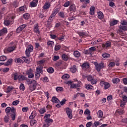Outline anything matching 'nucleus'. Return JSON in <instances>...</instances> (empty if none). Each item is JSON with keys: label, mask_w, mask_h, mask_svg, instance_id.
<instances>
[{"label": "nucleus", "mask_w": 127, "mask_h": 127, "mask_svg": "<svg viewBox=\"0 0 127 127\" xmlns=\"http://www.w3.org/2000/svg\"><path fill=\"white\" fill-rule=\"evenodd\" d=\"M26 82L27 84L30 85L29 90L31 91H34L36 89L37 86V82L35 80H32L30 79H26Z\"/></svg>", "instance_id": "obj_1"}, {"label": "nucleus", "mask_w": 127, "mask_h": 127, "mask_svg": "<svg viewBox=\"0 0 127 127\" xmlns=\"http://www.w3.org/2000/svg\"><path fill=\"white\" fill-rule=\"evenodd\" d=\"M122 25H120L119 26V31L120 32H123V31H126V30H127V27L125 25H127V20H123L121 21V22Z\"/></svg>", "instance_id": "obj_2"}, {"label": "nucleus", "mask_w": 127, "mask_h": 127, "mask_svg": "<svg viewBox=\"0 0 127 127\" xmlns=\"http://www.w3.org/2000/svg\"><path fill=\"white\" fill-rule=\"evenodd\" d=\"M14 16H11L10 17L7 18L4 21V24L6 26H8L9 24H12L14 22Z\"/></svg>", "instance_id": "obj_3"}, {"label": "nucleus", "mask_w": 127, "mask_h": 127, "mask_svg": "<svg viewBox=\"0 0 127 127\" xmlns=\"http://www.w3.org/2000/svg\"><path fill=\"white\" fill-rule=\"evenodd\" d=\"M94 65H95V69L98 72H99V71H101V69H103L105 67V66L104 65V64L103 62H101L99 64L97 62H94Z\"/></svg>", "instance_id": "obj_4"}, {"label": "nucleus", "mask_w": 127, "mask_h": 127, "mask_svg": "<svg viewBox=\"0 0 127 127\" xmlns=\"http://www.w3.org/2000/svg\"><path fill=\"white\" fill-rule=\"evenodd\" d=\"M85 77L87 78V80L89 82H90L91 85H96V84H97L98 80L95 79V77H94V76H92L91 75H88Z\"/></svg>", "instance_id": "obj_5"}, {"label": "nucleus", "mask_w": 127, "mask_h": 127, "mask_svg": "<svg viewBox=\"0 0 127 127\" xmlns=\"http://www.w3.org/2000/svg\"><path fill=\"white\" fill-rule=\"evenodd\" d=\"M33 51V46L32 45H29L25 51L26 56L29 57L30 56V53Z\"/></svg>", "instance_id": "obj_6"}, {"label": "nucleus", "mask_w": 127, "mask_h": 127, "mask_svg": "<svg viewBox=\"0 0 127 127\" xmlns=\"http://www.w3.org/2000/svg\"><path fill=\"white\" fill-rule=\"evenodd\" d=\"M77 34H78L79 36L81 37V38H86L88 36V34L87 32L85 31H80L76 32Z\"/></svg>", "instance_id": "obj_7"}, {"label": "nucleus", "mask_w": 127, "mask_h": 127, "mask_svg": "<svg viewBox=\"0 0 127 127\" xmlns=\"http://www.w3.org/2000/svg\"><path fill=\"white\" fill-rule=\"evenodd\" d=\"M100 85L101 87H104V90H107L111 86L110 83L106 81H100Z\"/></svg>", "instance_id": "obj_8"}, {"label": "nucleus", "mask_w": 127, "mask_h": 127, "mask_svg": "<svg viewBox=\"0 0 127 127\" xmlns=\"http://www.w3.org/2000/svg\"><path fill=\"white\" fill-rule=\"evenodd\" d=\"M27 9L26 5H24L18 8L16 11L18 13H23Z\"/></svg>", "instance_id": "obj_9"}, {"label": "nucleus", "mask_w": 127, "mask_h": 127, "mask_svg": "<svg viewBox=\"0 0 127 127\" xmlns=\"http://www.w3.org/2000/svg\"><path fill=\"white\" fill-rule=\"evenodd\" d=\"M65 111L68 119L72 120V118H73L72 115V110L70 109L69 108H66L65 109Z\"/></svg>", "instance_id": "obj_10"}, {"label": "nucleus", "mask_w": 127, "mask_h": 127, "mask_svg": "<svg viewBox=\"0 0 127 127\" xmlns=\"http://www.w3.org/2000/svg\"><path fill=\"white\" fill-rule=\"evenodd\" d=\"M38 16L39 18H41V19H45V18L47 17V12L43 11L40 12L38 14Z\"/></svg>", "instance_id": "obj_11"}, {"label": "nucleus", "mask_w": 127, "mask_h": 127, "mask_svg": "<svg viewBox=\"0 0 127 127\" xmlns=\"http://www.w3.org/2000/svg\"><path fill=\"white\" fill-rule=\"evenodd\" d=\"M33 72V70L31 69V68L29 69L26 72L27 75H28V78H30V79H31L34 77V74L32 73Z\"/></svg>", "instance_id": "obj_12"}, {"label": "nucleus", "mask_w": 127, "mask_h": 127, "mask_svg": "<svg viewBox=\"0 0 127 127\" xmlns=\"http://www.w3.org/2000/svg\"><path fill=\"white\" fill-rule=\"evenodd\" d=\"M50 6H51V2L47 1L44 3L43 8L44 10H47V9H49Z\"/></svg>", "instance_id": "obj_13"}, {"label": "nucleus", "mask_w": 127, "mask_h": 127, "mask_svg": "<svg viewBox=\"0 0 127 127\" xmlns=\"http://www.w3.org/2000/svg\"><path fill=\"white\" fill-rule=\"evenodd\" d=\"M34 32L37 34H40V31H39V25L37 23L34 25L33 29Z\"/></svg>", "instance_id": "obj_14"}, {"label": "nucleus", "mask_w": 127, "mask_h": 127, "mask_svg": "<svg viewBox=\"0 0 127 127\" xmlns=\"http://www.w3.org/2000/svg\"><path fill=\"white\" fill-rule=\"evenodd\" d=\"M26 26V24H22L20 25L16 29L17 33H19L21 32V31H22V30H23V29L25 28Z\"/></svg>", "instance_id": "obj_15"}, {"label": "nucleus", "mask_w": 127, "mask_h": 127, "mask_svg": "<svg viewBox=\"0 0 127 127\" xmlns=\"http://www.w3.org/2000/svg\"><path fill=\"white\" fill-rule=\"evenodd\" d=\"M81 67L83 70L86 71L87 69H89V68H90V64L87 62L84 63L82 64Z\"/></svg>", "instance_id": "obj_16"}, {"label": "nucleus", "mask_w": 127, "mask_h": 127, "mask_svg": "<svg viewBox=\"0 0 127 127\" xmlns=\"http://www.w3.org/2000/svg\"><path fill=\"white\" fill-rule=\"evenodd\" d=\"M111 45H112V43L110 41H107L106 43H104L102 44V47L103 48H105V49H107V48H109V47H111Z\"/></svg>", "instance_id": "obj_17"}, {"label": "nucleus", "mask_w": 127, "mask_h": 127, "mask_svg": "<svg viewBox=\"0 0 127 127\" xmlns=\"http://www.w3.org/2000/svg\"><path fill=\"white\" fill-rule=\"evenodd\" d=\"M38 3V0H32V1L30 3V5L31 7H36V6H37Z\"/></svg>", "instance_id": "obj_18"}, {"label": "nucleus", "mask_w": 127, "mask_h": 127, "mask_svg": "<svg viewBox=\"0 0 127 127\" xmlns=\"http://www.w3.org/2000/svg\"><path fill=\"white\" fill-rule=\"evenodd\" d=\"M68 9L71 12H75V11H76V5H75V4H71Z\"/></svg>", "instance_id": "obj_19"}, {"label": "nucleus", "mask_w": 127, "mask_h": 127, "mask_svg": "<svg viewBox=\"0 0 127 127\" xmlns=\"http://www.w3.org/2000/svg\"><path fill=\"white\" fill-rule=\"evenodd\" d=\"M51 101L53 104H59L60 102V100H59V99L56 96L53 97Z\"/></svg>", "instance_id": "obj_20"}, {"label": "nucleus", "mask_w": 127, "mask_h": 127, "mask_svg": "<svg viewBox=\"0 0 127 127\" xmlns=\"http://www.w3.org/2000/svg\"><path fill=\"white\" fill-rule=\"evenodd\" d=\"M12 78L13 79L14 81H16V80H18V77L19 74L17 72H13L12 74Z\"/></svg>", "instance_id": "obj_21"}, {"label": "nucleus", "mask_w": 127, "mask_h": 127, "mask_svg": "<svg viewBox=\"0 0 127 127\" xmlns=\"http://www.w3.org/2000/svg\"><path fill=\"white\" fill-rule=\"evenodd\" d=\"M37 116V113H36V111H33L31 113L30 116L29 117V120H33L35 117Z\"/></svg>", "instance_id": "obj_22"}, {"label": "nucleus", "mask_w": 127, "mask_h": 127, "mask_svg": "<svg viewBox=\"0 0 127 127\" xmlns=\"http://www.w3.org/2000/svg\"><path fill=\"white\" fill-rule=\"evenodd\" d=\"M15 48H16V46L15 45H13L12 46H10L7 49V52H12V51L15 50Z\"/></svg>", "instance_id": "obj_23"}, {"label": "nucleus", "mask_w": 127, "mask_h": 127, "mask_svg": "<svg viewBox=\"0 0 127 127\" xmlns=\"http://www.w3.org/2000/svg\"><path fill=\"white\" fill-rule=\"evenodd\" d=\"M73 56L75 58H79V57L81 56V53H80L78 51H74L73 52Z\"/></svg>", "instance_id": "obj_24"}, {"label": "nucleus", "mask_w": 127, "mask_h": 127, "mask_svg": "<svg viewBox=\"0 0 127 127\" xmlns=\"http://www.w3.org/2000/svg\"><path fill=\"white\" fill-rule=\"evenodd\" d=\"M62 58L64 61H68V60H69V57L65 54H62Z\"/></svg>", "instance_id": "obj_25"}, {"label": "nucleus", "mask_w": 127, "mask_h": 127, "mask_svg": "<svg viewBox=\"0 0 127 127\" xmlns=\"http://www.w3.org/2000/svg\"><path fill=\"white\" fill-rule=\"evenodd\" d=\"M26 77L24 76L23 74H19L18 78V81H24L26 80Z\"/></svg>", "instance_id": "obj_26"}, {"label": "nucleus", "mask_w": 127, "mask_h": 127, "mask_svg": "<svg viewBox=\"0 0 127 127\" xmlns=\"http://www.w3.org/2000/svg\"><path fill=\"white\" fill-rule=\"evenodd\" d=\"M5 33H7V29L4 28L0 30V36L3 35Z\"/></svg>", "instance_id": "obj_27"}, {"label": "nucleus", "mask_w": 127, "mask_h": 127, "mask_svg": "<svg viewBox=\"0 0 127 127\" xmlns=\"http://www.w3.org/2000/svg\"><path fill=\"white\" fill-rule=\"evenodd\" d=\"M119 21L118 20H113L110 22V26H114V25H117L118 24Z\"/></svg>", "instance_id": "obj_28"}, {"label": "nucleus", "mask_w": 127, "mask_h": 127, "mask_svg": "<svg viewBox=\"0 0 127 127\" xmlns=\"http://www.w3.org/2000/svg\"><path fill=\"white\" fill-rule=\"evenodd\" d=\"M97 15L99 19H103V18H104V14L103 13V12L101 11L97 12Z\"/></svg>", "instance_id": "obj_29"}, {"label": "nucleus", "mask_w": 127, "mask_h": 127, "mask_svg": "<svg viewBox=\"0 0 127 127\" xmlns=\"http://www.w3.org/2000/svg\"><path fill=\"white\" fill-rule=\"evenodd\" d=\"M85 88L87 89V90H88V91H91V90L94 89V86L91 85V84H85Z\"/></svg>", "instance_id": "obj_30"}, {"label": "nucleus", "mask_w": 127, "mask_h": 127, "mask_svg": "<svg viewBox=\"0 0 127 127\" xmlns=\"http://www.w3.org/2000/svg\"><path fill=\"white\" fill-rule=\"evenodd\" d=\"M15 63H17V64H23V63H24V62L22 60H21L19 58L15 59Z\"/></svg>", "instance_id": "obj_31"}, {"label": "nucleus", "mask_w": 127, "mask_h": 127, "mask_svg": "<svg viewBox=\"0 0 127 127\" xmlns=\"http://www.w3.org/2000/svg\"><path fill=\"white\" fill-rule=\"evenodd\" d=\"M23 17L26 20H28V19H29V18H30V14L28 13H25L23 15Z\"/></svg>", "instance_id": "obj_32"}, {"label": "nucleus", "mask_w": 127, "mask_h": 127, "mask_svg": "<svg viewBox=\"0 0 127 127\" xmlns=\"http://www.w3.org/2000/svg\"><path fill=\"white\" fill-rule=\"evenodd\" d=\"M89 13L90 15H94L95 14V7H91L90 8Z\"/></svg>", "instance_id": "obj_33"}, {"label": "nucleus", "mask_w": 127, "mask_h": 127, "mask_svg": "<svg viewBox=\"0 0 127 127\" xmlns=\"http://www.w3.org/2000/svg\"><path fill=\"white\" fill-rule=\"evenodd\" d=\"M70 71L72 73H76V71H77V66H76L75 65H73L70 68Z\"/></svg>", "instance_id": "obj_34"}, {"label": "nucleus", "mask_w": 127, "mask_h": 127, "mask_svg": "<svg viewBox=\"0 0 127 127\" xmlns=\"http://www.w3.org/2000/svg\"><path fill=\"white\" fill-rule=\"evenodd\" d=\"M36 123H37V121L35 120H32L30 122V125L32 127H34V126H36Z\"/></svg>", "instance_id": "obj_35"}, {"label": "nucleus", "mask_w": 127, "mask_h": 127, "mask_svg": "<svg viewBox=\"0 0 127 127\" xmlns=\"http://www.w3.org/2000/svg\"><path fill=\"white\" fill-rule=\"evenodd\" d=\"M43 67L38 66L36 67V71L38 73H40L41 74H42V73H43Z\"/></svg>", "instance_id": "obj_36"}, {"label": "nucleus", "mask_w": 127, "mask_h": 127, "mask_svg": "<svg viewBox=\"0 0 127 127\" xmlns=\"http://www.w3.org/2000/svg\"><path fill=\"white\" fill-rule=\"evenodd\" d=\"M11 63H12V59H9L8 61L4 64V66H8V65H10Z\"/></svg>", "instance_id": "obj_37"}, {"label": "nucleus", "mask_w": 127, "mask_h": 127, "mask_svg": "<svg viewBox=\"0 0 127 127\" xmlns=\"http://www.w3.org/2000/svg\"><path fill=\"white\" fill-rule=\"evenodd\" d=\"M4 122L6 123V124H7V123L9 122V116H8V114H7V115L5 116L4 117Z\"/></svg>", "instance_id": "obj_38"}, {"label": "nucleus", "mask_w": 127, "mask_h": 127, "mask_svg": "<svg viewBox=\"0 0 127 127\" xmlns=\"http://www.w3.org/2000/svg\"><path fill=\"white\" fill-rule=\"evenodd\" d=\"M56 90L58 93H60V92H63L64 91V88L61 87H57Z\"/></svg>", "instance_id": "obj_39"}, {"label": "nucleus", "mask_w": 127, "mask_h": 127, "mask_svg": "<svg viewBox=\"0 0 127 127\" xmlns=\"http://www.w3.org/2000/svg\"><path fill=\"white\" fill-rule=\"evenodd\" d=\"M47 72L50 74H52V73H54V68L52 67H50L47 69Z\"/></svg>", "instance_id": "obj_40"}, {"label": "nucleus", "mask_w": 127, "mask_h": 127, "mask_svg": "<svg viewBox=\"0 0 127 127\" xmlns=\"http://www.w3.org/2000/svg\"><path fill=\"white\" fill-rule=\"evenodd\" d=\"M113 83L114 84H118V83H120V78H114L112 80Z\"/></svg>", "instance_id": "obj_41"}, {"label": "nucleus", "mask_w": 127, "mask_h": 127, "mask_svg": "<svg viewBox=\"0 0 127 127\" xmlns=\"http://www.w3.org/2000/svg\"><path fill=\"white\" fill-rule=\"evenodd\" d=\"M39 112L40 113V114H43L45 113L46 112V110H45V107H43L41 108L39 110Z\"/></svg>", "instance_id": "obj_42"}, {"label": "nucleus", "mask_w": 127, "mask_h": 127, "mask_svg": "<svg viewBox=\"0 0 127 127\" xmlns=\"http://www.w3.org/2000/svg\"><path fill=\"white\" fill-rule=\"evenodd\" d=\"M52 21H53V19L50 18L49 17L47 21V25H51V24L52 23Z\"/></svg>", "instance_id": "obj_43"}, {"label": "nucleus", "mask_w": 127, "mask_h": 127, "mask_svg": "<svg viewBox=\"0 0 127 127\" xmlns=\"http://www.w3.org/2000/svg\"><path fill=\"white\" fill-rule=\"evenodd\" d=\"M102 57L103 58H105V59H108V58H110V57H111V55L109 54L105 53L102 55Z\"/></svg>", "instance_id": "obj_44"}, {"label": "nucleus", "mask_w": 127, "mask_h": 127, "mask_svg": "<svg viewBox=\"0 0 127 127\" xmlns=\"http://www.w3.org/2000/svg\"><path fill=\"white\" fill-rule=\"evenodd\" d=\"M47 45L48 46H50V47H53V46H54V42L52 41H50L47 42Z\"/></svg>", "instance_id": "obj_45"}, {"label": "nucleus", "mask_w": 127, "mask_h": 127, "mask_svg": "<svg viewBox=\"0 0 127 127\" xmlns=\"http://www.w3.org/2000/svg\"><path fill=\"white\" fill-rule=\"evenodd\" d=\"M70 77V75H69V74H65L64 75H63L62 76V78L63 79V80H66V79H68V78Z\"/></svg>", "instance_id": "obj_46"}, {"label": "nucleus", "mask_w": 127, "mask_h": 127, "mask_svg": "<svg viewBox=\"0 0 127 127\" xmlns=\"http://www.w3.org/2000/svg\"><path fill=\"white\" fill-rule=\"evenodd\" d=\"M16 116V113H11L10 114L11 119H12V121H14L15 120Z\"/></svg>", "instance_id": "obj_47"}, {"label": "nucleus", "mask_w": 127, "mask_h": 127, "mask_svg": "<svg viewBox=\"0 0 127 127\" xmlns=\"http://www.w3.org/2000/svg\"><path fill=\"white\" fill-rule=\"evenodd\" d=\"M59 16H60L61 18H64V17H65V14H64L63 12H60L59 13Z\"/></svg>", "instance_id": "obj_48"}, {"label": "nucleus", "mask_w": 127, "mask_h": 127, "mask_svg": "<svg viewBox=\"0 0 127 127\" xmlns=\"http://www.w3.org/2000/svg\"><path fill=\"white\" fill-rule=\"evenodd\" d=\"M11 110V108L9 107H7L5 110V112L6 114H7H7H9V113H10Z\"/></svg>", "instance_id": "obj_49"}, {"label": "nucleus", "mask_w": 127, "mask_h": 127, "mask_svg": "<svg viewBox=\"0 0 127 127\" xmlns=\"http://www.w3.org/2000/svg\"><path fill=\"white\" fill-rule=\"evenodd\" d=\"M116 65V63L114 62H111L110 63V64H108L109 67H115Z\"/></svg>", "instance_id": "obj_50"}, {"label": "nucleus", "mask_w": 127, "mask_h": 127, "mask_svg": "<svg viewBox=\"0 0 127 127\" xmlns=\"http://www.w3.org/2000/svg\"><path fill=\"white\" fill-rule=\"evenodd\" d=\"M61 48V46L60 45H56L55 47V51H58V50H60Z\"/></svg>", "instance_id": "obj_51"}, {"label": "nucleus", "mask_w": 127, "mask_h": 127, "mask_svg": "<svg viewBox=\"0 0 127 127\" xmlns=\"http://www.w3.org/2000/svg\"><path fill=\"white\" fill-rule=\"evenodd\" d=\"M91 54H92V52H91L90 49L87 50L86 51L84 52L85 55H90Z\"/></svg>", "instance_id": "obj_52"}, {"label": "nucleus", "mask_w": 127, "mask_h": 127, "mask_svg": "<svg viewBox=\"0 0 127 127\" xmlns=\"http://www.w3.org/2000/svg\"><path fill=\"white\" fill-rule=\"evenodd\" d=\"M45 122H46V123H48V124H52V123H53V120L51 119H47L45 120Z\"/></svg>", "instance_id": "obj_53"}, {"label": "nucleus", "mask_w": 127, "mask_h": 127, "mask_svg": "<svg viewBox=\"0 0 127 127\" xmlns=\"http://www.w3.org/2000/svg\"><path fill=\"white\" fill-rule=\"evenodd\" d=\"M6 60V57H5V56H1L0 57V61H5Z\"/></svg>", "instance_id": "obj_54"}, {"label": "nucleus", "mask_w": 127, "mask_h": 127, "mask_svg": "<svg viewBox=\"0 0 127 127\" xmlns=\"http://www.w3.org/2000/svg\"><path fill=\"white\" fill-rule=\"evenodd\" d=\"M98 118H103V111H102V110H99L98 111Z\"/></svg>", "instance_id": "obj_55"}, {"label": "nucleus", "mask_w": 127, "mask_h": 127, "mask_svg": "<svg viewBox=\"0 0 127 127\" xmlns=\"http://www.w3.org/2000/svg\"><path fill=\"white\" fill-rule=\"evenodd\" d=\"M20 90H21V91H24L25 87H24V84L21 83L20 85Z\"/></svg>", "instance_id": "obj_56"}, {"label": "nucleus", "mask_w": 127, "mask_h": 127, "mask_svg": "<svg viewBox=\"0 0 127 127\" xmlns=\"http://www.w3.org/2000/svg\"><path fill=\"white\" fill-rule=\"evenodd\" d=\"M14 7H15V8H16V7H18V3H17V2H16V1H14L12 3Z\"/></svg>", "instance_id": "obj_57"}, {"label": "nucleus", "mask_w": 127, "mask_h": 127, "mask_svg": "<svg viewBox=\"0 0 127 127\" xmlns=\"http://www.w3.org/2000/svg\"><path fill=\"white\" fill-rule=\"evenodd\" d=\"M69 5H70V1H67L65 2L64 4V7H68V6H69Z\"/></svg>", "instance_id": "obj_58"}, {"label": "nucleus", "mask_w": 127, "mask_h": 127, "mask_svg": "<svg viewBox=\"0 0 127 127\" xmlns=\"http://www.w3.org/2000/svg\"><path fill=\"white\" fill-rule=\"evenodd\" d=\"M13 89V87L11 86H8L7 88V93H10V92H11Z\"/></svg>", "instance_id": "obj_59"}, {"label": "nucleus", "mask_w": 127, "mask_h": 127, "mask_svg": "<svg viewBox=\"0 0 127 127\" xmlns=\"http://www.w3.org/2000/svg\"><path fill=\"white\" fill-rule=\"evenodd\" d=\"M127 104V102L123 101V100L121 101V107H122V108H124V107H125V106H126V104Z\"/></svg>", "instance_id": "obj_60"}, {"label": "nucleus", "mask_w": 127, "mask_h": 127, "mask_svg": "<svg viewBox=\"0 0 127 127\" xmlns=\"http://www.w3.org/2000/svg\"><path fill=\"white\" fill-rule=\"evenodd\" d=\"M122 98L123 102H125L126 103H127V97L126 95H123L122 96Z\"/></svg>", "instance_id": "obj_61"}, {"label": "nucleus", "mask_w": 127, "mask_h": 127, "mask_svg": "<svg viewBox=\"0 0 127 127\" xmlns=\"http://www.w3.org/2000/svg\"><path fill=\"white\" fill-rule=\"evenodd\" d=\"M52 12L56 15V14H57V13H58V12H59V9H58V8H57L56 9H54L53 10V11H52Z\"/></svg>", "instance_id": "obj_62"}, {"label": "nucleus", "mask_w": 127, "mask_h": 127, "mask_svg": "<svg viewBox=\"0 0 127 127\" xmlns=\"http://www.w3.org/2000/svg\"><path fill=\"white\" fill-rule=\"evenodd\" d=\"M84 115H88V116H90V114H91V112L88 109H86L84 113Z\"/></svg>", "instance_id": "obj_63"}, {"label": "nucleus", "mask_w": 127, "mask_h": 127, "mask_svg": "<svg viewBox=\"0 0 127 127\" xmlns=\"http://www.w3.org/2000/svg\"><path fill=\"white\" fill-rule=\"evenodd\" d=\"M123 84L127 85V78H123Z\"/></svg>", "instance_id": "obj_64"}]
</instances>
